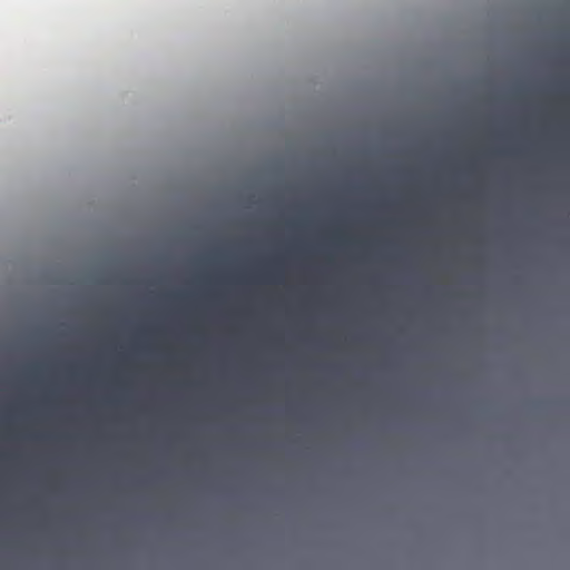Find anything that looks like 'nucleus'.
I'll return each instance as SVG.
<instances>
[{"label":"nucleus","instance_id":"obj_1","mask_svg":"<svg viewBox=\"0 0 570 570\" xmlns=\"http://www.w3.org/2000/svg\"><path fill=\"white\" fill-rule=\"evenodd\" d=\"M297 214H298V215H302L303 213H302V212H298Z\"/></svg>","mask_w":570,"mask_h":570},{"label":"nucleus","instance_id":"obj_2","mask_svg":"<svg viewBox=\"0 0 570 570\" xmlns=\"http://www.w3.org/2000/svg\"><path fill=\"white\" fill-rule=\"evenodd\" d=\"M335 214H336V215H340L341 213H340V212H336Z\"/></svg>","mask_w":570,"mask_h":570},{"label":"nucleus","instance_id":"obj_3","mask_svg":"<svg viewBox=\"0 0 570 570\" xmlns=\"http://www.w3.org/2000/svg\"><path fill=\"white\" fill-rule=\"evenodd\" d=\"M297 217H298V218H302L303 216H302V215H298Z\"/></svg>","mask_w":570,"mask_h":570},{"label":"nucleus","instance_id":"obj_4","mask_svg":"<svg viewBox=\"0 0 570 570\" xmlns=\"http://www.w3.org/2000/svg\"><path fill=\"white\" fill-rule=\"evenodd\" d=\"M337 217H338V218H342L343 216H342V215H338Z\"/></svg>","mask_w":570,"mask_h":570}]
</instances>
